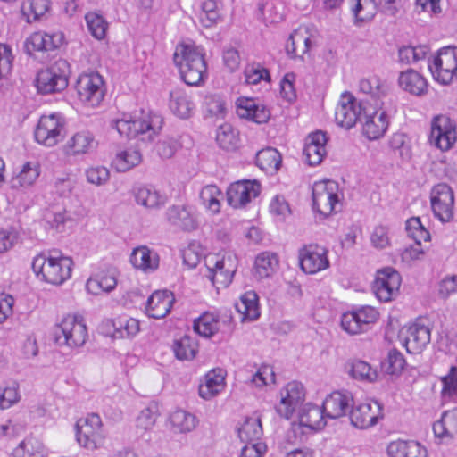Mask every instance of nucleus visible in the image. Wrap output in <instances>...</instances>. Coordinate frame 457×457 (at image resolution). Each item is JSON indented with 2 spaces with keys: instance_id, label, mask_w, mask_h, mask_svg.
Here are the masks:
<instances>
[{
  "instance_id": "49530a36",
  "label": "nucleus",
  "mask_w": 457,
  "mask_h": 457,
  "mask_svg": "<svg viewBox=\"0 0 457 457\" xmlns=\"http://www.w3.org/2000/svg\"><path fill=\"white\" fill-rule=\"evenodd\" d=\"M142 161L139 151L129 148L117 152L112 162V167L119 172H125L138 165Z\"/></svg>"
},
{
  "instance_id": "09e8293b",
  "label": "nucleus",
  "mask_w": 457,
  "mask_h": 457,
  "mask_svg": "<svg viewBox=\"0 0 457 457\" xmlns=\"http://www.w3.org/2000/svg\"><path fill=\"white\" fill-rule=\"evenodd\" d=\"M200 201L211 214H218L220 211L221 190L213 184L204 186L200 191Z\"/></svg>"
},
{
  "instance_id": "79ce46f5",
  "label": "nucleus",
  "mask_w": 457,
  "mask_h": 457,
  "mask_svg": "<svg viewBox=\"0 0 457 457\" xmlns=\"http://www.w3.org/2000/svg\"><path fill=\"white\" fill-rule=\"evenodd\" d=\"M160 416L159 407L155 403H150L142 409L135 420L136 432L144 436L150 432L155 426L156 420Z\"/></svg>"
},
{
  "instance_id": "bb28decb",
  "label": "nucleus",
  "mask_w": 457,
  "mask_h": 457,
  "mask_svg": "<svg viewBox=\"0 0 457 457\" xmlns=\"http://www.w3.org/2000/svg\"><path fill=\"white\" fill-rule=\"evenodd\" d=\"M166 219L173 226L192 231L197 228L198 222L195 210L190 206L173 205L166 211Z\"/></svg>"
},
{
  "instance_id": "a211bd4d",
  "label": "nucleus",
  "mask_w": 457,
  "mask_h": 457,
  "mask_svg": "<svg viewBox=\"0 0 457 457\" xmlns=\"http://www.w3.org/2000/svg\"><path fill=\"white\" fill-rule=\"evenodd\" d=\"M378 312L371 306H362L352 312H345L341 317L342 328L350 335L365 332L370 324L378 319Z\"/></svg>"
},
{
  "instance_id": "6ab92c4d",
  "label": "nucleus",
  "mask_w": 457,
  "mask_h": 457,
  "mask_svg": "<svg viewBox=\"0 0 457 457\" xmlns=\"http://www.w3.org/2000/svg\"><path fill=\"white\" fill-rule=\"evenodd\" d=\"M401 276L393 268L387 267L377 271L372 290L380 302H390L398 294Z\"/></svg>"
},
{
  "instance_id": "7ed1b4c3",
  "label": "nucleus",
  "mask_w": 457,
  "mask_h": 457,
  "mask_svg": "<svg viewBox=\"0 0 457 457\" xmlns=\"http://www.w3.org/2000/svg\"><path fill=\"white\" fill-rule=\"evenodd\" d=\"M31 268L37 279L60 286L71 278L73 261L58 250L42 251L33 257Z\"/></svg>"
},
{
  "instance_id": "c85d7f7f",
  "label": "nucleus",
  "mask_w": 457,
  "mask_h": 457,
  "mask_svg": "<svg viewBox=\"0 0 457 457\" xmlns=\"http://www.w3.org/2000/svg\"><path fill=\"white\" fill-rule=\"evenodd\" d=\"M225 376V370L220 368L208 371L199 385L198 393L200 397L204 400H211L220 394L226 386Z\"/></svg>"
},
{
  "instance_id": "39448f33",
  "label": "nucleus",
  "mask_w": 457,
  "mask_h": 457,
  "mask_svg": "<svg viewBox=\"0 0 457 457\" xmlns=\"http://www.w3.org/2000/svg\"><path fill=\"white\" fill-rule=\"evenodd\" d=\"M70 65L63 59H58L41 68L36 75L34 85L41 95H51L63 91L69 85Z\"/></svg>"
},
{
  "instance_id": "20e7f679",
  "label": "nucleus",
  "mask_w": 457,
  "mask_h": 457,
  "mask_svg": "<svg viewBox=\"0 0 457 457\" xmlns=\"http://www.w3.org/2000/svg\"><path fill=\"white\" fill-rule=\"evenodd\" d=\"M206 271L204 276L218 289L228 287L233 280L238 260L233 252L210 253L204 257Z\"/></svg>"
},
{
  "instance_id": "9b49d317",
  "label": "nucleus",
  "mask_w": 457,
  "mask_h": 457,
  "mask_svg": "<svg viewBox=\"0 0 457 457\" xmlns=\"http://www.w3.org/2000/svg\"><path fill=\"white\" fill-rule=\"evenodd\" d=\"M457 141L456 124L447 115L440 114L433 118L429 142L441 151L450 150Z\"/></svg>"
},
{
  "instance_id": "7c9ffc66",
  "label": "nucleus",
  "mask_w": 457,
  "mask_h": 457,
  "mask_svg": "<svg viewBox=\"0 0 457 457\" xmlns=\"http://www.w3.org/2000/svg\"><path fill=\"white\" fill-rule=\"evenodd\" d=\"M327 141L326 134L322 131H316L307 137L303 147V155L309 165L315 166L322 162L327 154Z\"/></svg>"
},
{
  "instance_id": "58836bf2",
  "label": "nucleus",
  "mask_w": 457,
  "mask_h": 457,
  "mask_svg": "<svg viewBox=\"0 0 457 457\" xmlns=\"http://www.w3.org/2000/svg\"><path fill=\"white\" fill-rule=\"evenodd\" d=\"M106 86L98 72L87 73V108L98 107L104 101Z\"/></svg>"
},
{
  "instance_id": "4be33fe9",
  "label": "nucleus",
  "mask_w": 457,
  "mask_h": 457,
  "mask_svg": "<svg viewBox=\"0 0 457 457\" xmlns=\"http://www.w3.org/2000/svg\"><path fill=\"white\" fill-rule=\"evenodd\" d=\"M316 33L312 26L303 25L295 29L286 44L287 55L291 58H303L316 44Z\"/></svg>"
},
{
  "instance_id": "f8f14e48",
  "label": "nucleus",
  "mask_w": 457,
  "mask_h": 457,
  "mask_svg": "<svg viewBox=\"0 0 457 457\" xmlns=\"http://www.w3.org/2000/svg\"><path fill=\"white\" fill-rule=\"evenodd\" d=\"M299 264L305 274H316L329 268L328 250L318 244L303 245L298 252Z\"/></svg>"
},
{
  "instance_id": "f03ea898",
  "label": "nucleus",
  "mask_w": 457,
  "mask_h": 457,
  "mask_svg": "<svg viewBox=\"0 0 457 457\" xmlns=\"http://www.w3.org/2000/svg\"><path fill=\"white\" fill-rule=\"evenodd\" d=\"M162 117L151 110H141L133 115L123 113L112 121V127L129 139L138 137L145 142H152L162 129Z\"/></svg>"
},
{
  "instance_id": "9d476101",
  "label": "nucleus",
  "mask_w": 457,
  "mask_h": 457,
  "mask_svg": "<svg viewBox=\"0 0 457 457\" xmlns=\"http://www.w3.org/2000/svg\"><path fill=\"white\" fill-rule=\"evenodd\" d=\"M65 44V36L62 31L38 30L28 36L24 42V50L27 54L36 56L37 54L55 51Z\"/></svg>"
},
{
  "instance_id": "393cba45",
  "label": "nucleus",
  "mask_w": 457,
  "mask_h": 457,
  "mask_svg": "<svg viewBox=\"0 0 457 457\" xmlns=\"http://www.w3.org/2000/svg\"><path fill=\"white\" fill-rule=\"evenodd\" d=\"M353 403V398L350 392L334 391L324 399L323 411L328 419H338L348 412Z\"/></svg>"
},
{
  "instance_id": "37998d69",
  "label": "nucleus",
  "mask_w": 457,
  "mask_h": 457,
  "mask_svg": "<svg viewBox=\"0 0 457 457\" xmlns=\"http://www.w3.org/2000/svg\"><path fill=\"white\" fill-rule=\"evenodd\" d=\"M282 157L279 152L272 147H267L256 154V165L266 173L273 174L281 166Z\"/></svg>"
},
{
  "instance_id": "ddd939ff",
  "label": "nucleus",
  "mask_w": 457,
  "mask_h": 457,
  "mask_svg": "<svg viewBox=\"0 0 457 457\" xmlns=\"http://www.w3.org/2000/svg\"><path fill=\"white\" fill-rule=\"evenodd\" d=\"M349 418L353 427L361 429L370 428L384 418L383 406L378 401L371 399L353 404Z\"/></svg>"
},
{
  "instance_id": "423d86ee",
  "label": "nucleus",
  "mask_w": 457,
  "mask_h": 457,
  "mask_svg": "<svg viewBox=\"0 0 457 457\" xmlns=\"http://www.w3.org/2000/svg\"><path fill=\"white\" fill-rule=\"evenodd\" d=\"M433 79L441 85H449L457 79V47L446 46L428 61Z\"/></svg>"
},
{
  "instance_id": "72a5a7b5",
  "label": "nucleus",
  "mask_w": 457,
  "mask_h": 457,
  "mask_svg": "<svg viewBox=\"0 0 457 457\" xmlns=\"http://www.w3.org/2000/svg\"><path fill=\"white\" fill-rule=\"evenodd\" d=\"M398 84L403 90L413 96H423L428 91L427 79L412 69H408L399 74Z\"/></svg>"
},
{
  "instance_id": "4d7b16f0",
  "label": "nucleus",
  "mask_w": 457,
  "mask_h": 457,
  "mask_svg": "<svg viewBox=\"0 0 457 457\" xmlns=\"http://www.w3.org/2000/svg\"><path fill=\"white\" fill-rule=\"evenodd\" d=\"M40 175V164L37 162H25L13 179L16 186L28 187L32 186Z\"/></svg>"
},
{
  "instance_id": "e2e57ef3",
  "label": "nucleus",
  "mask_w": 457,
  "mask_h": 457,
  "mask_svg": "<svg viewBox=\"0 0 457 457\" xmlns=\"http://www.w3.org/2000/svg\"><path fill=\"white\" fill-rule=\"evenodd\" d=\"M442 382L441 395L444 401L457 399V367L451 366L448 373L440 378Z\"/></svg>"
},
{
  "instance_id": "864d4df0",
  "label": "nucleus",
  "mask_w": 457,
  "mask_h": 457,
  "mask_svg": "<svg viewBox=\"0 0 457 457\" xmlns=\"http://www.w3.org/2000/svg\"><path fill=\"white\" fill-rule=\"evenodd\" d=\"M359 89L363 94L369 95L372 98L378 99L386 96L388 87L386 83L381 80L378 76L370 75L360 79Z\"/></svg>"
},
{
  "instance_id": "ea45409f",
  "label": "nucleus",
  "mask_w": 457,
  "mask_h": 457,
  "mask_svg": "<svg viewBox=\"0 0 457 457\" xmlns=\"http://www.w3.org/2000/svg\"><path fill=\"white\" fill-rule=\"evenodd\" d=\"M46 448L43 442L34 436H28L12 450V457H44Z\"/></svg>"
},
{
  "instance_id": "338daca9",
  "label": "nucleus",
  "mask_w": 457,
  "mask_h": 457,
  "mask_svg": "<svg viewBox=\"0 0 457 457\" xmlns=\"http://www.w3.org/2000/svg\"><path fill=\"white\" fill-rule=\"evenodd\" d=\"M109 28L107 21L98 13H87V29L97 40H103L106 37Z\"/></svg>"
},
{
  "instance_id": "5701e85b",
  "label": "nucleus",
  "mask_w": 457,
  "mask_h": 457,
  "mask_svg": "<svg viewBox=\"0 0 457 457\" xmlns=\"http://www.w3.org/2000/svg\"><path fill=\"white\" fill-rule=\"evenodd\" d=\"M261 191L256 180H240L232 183L227 190V201L229 206L237 209L247 205L255 199Z\"/></svg>"
},
{
  "instance_id": "2f4dec72",
  "label": "nucleus",
  "mask_w": 457,
  "mask_h": 457,
  "mask_svg": "<svg viewBox=\"0 0 457 457\" xmlns=\"http://www.w3.org/2000/svg\"><path fill=\"white\" fill-rule=\"evenodd\" d=\"M328 417L323 411V407L316 404L306 403L300 408L298 412L299 423L311 430H320L326 426Z\"/></svg>"
},
{
  "instance_id": "473e14b6",
  "label": "nucleus",
  "mask_w": 457,
  "mask_h": 457,
  "mask_svg": "<svg viewBox=\"0 0 457 457\" xmlns=\"http://www.w3.org/2000/svg\"><path fill=\"white\" fill-rule=\"evenodd\" d=\"M135 201L147 209H158L163 206L167 197L152 186L140 185L133 189Z\"/></svg>"
},
{
  "instance_id": "bf43d9fd",
  "label": "nucleus",
  "mask_w": 457,
  "mask_h": 457,
  "mask_svg": "<svg viewBox=\"0 0 457 457\" xmlns=\"http://www.w3.org/2000/svg\"><path fill=\"white\" fill-rule=\"evenodd\" d=\"M220 6L216 0H205L201 4L199 21L205 28L212 27L220 20Z\"/></svg>"
},
{
  "instance_id": "3c124183",
  "label": "nucleus",
  "mask_w": 457,
  "mask_h": 457,
  "mask_svg": "<svg viewBox=\"0 0 457 457\" xmlns=\"http://www.w3.org/2000/svg\"><path fill=\"white\" fill-rule=\"evenodd\" d=\"M172 350L178 360L191 361L198 352V343L195 338L184 336L174 341Z\"/></svg>"
},
{
  "instance_id": "cd10ccee",
  "label": "nucleus",
  "mask_w": 457,
  "mask_h": 457,
  "mask_svg": "<svg viewBox=\"0 0 457 457\" xmlns=\"http://www.w3.org/2000/svg\"><path fill=\"white\" fill-rule=\"evenodd\" d=\"M129 262L136 270L149 274L159 268L160 257L156 251L146 245H140L133 249Z\"/></svg>"
},
{
  "instance_id": "dca6fc26",
  "label": "nucleus",
  "mask_w": 457,
  "mask_h": 457,
  "mask_svg": "<svg viewBox=\"0 0 457 457\" xmlns=\"http://www.w3.org/2000/svg\"><path fill=\"white\" fill-rule=\"evenodd\" d=\"M402 345L410 353H420L429 344L431 329L422 320H417L399 335Z\"/></svg>"
},
{
  "instance_id": "a18cd8bd",
  "label": "nucleus",
  "mask_w": 457,
  "mask_h": 457,
  "mask_svg": "<svg viewBox=\"0 0 457 457\" xmlns=\"http://www.w3.org/2000/svg\"><path fill=\"white\" fill-rule=\"evenodd\" d=\"M278 266L277 255L270 252H262L254 262V276L260 279L270 277Z\"/></svg>"
},
{
  "instance_id": "0e129e2a",
  "label": "nucleus",
  "mask_w": 457,
  "mask_h": 457,
  "mask_svg": "<svg viewBox=\"0 0 457 457\" xmlns=\"http://www.w3.org/2000/svg\"><path fill=\"white\" fill-rule=\"evenodd\" d=\"M405 363L403 355L398 350L393 349L389 351L381 367L389 375H399L403 371Z\"/></svg>"
},
{
  "instance_id": "2eb2a0df",
  "label": "nucleus",
  "mask_w": 457,
  "mask_h": 457,
  "mask_svg": "<svg viewBox=\"0 0 457 457\" xmlns=\"http://www.w3.org/2000/svg\"><path fill=\"white\" fill-rule=\"evenodd\" d=\"M362 133L369 140H377L384 137L389 126V117L385 110L367 103L364 107Z\"/></svg>"
},
{
  "instance_id": "680f3d73",
  "label": "nucleus",
  "mask_w": 457,
  "mask_h": 457,
  "mask_svg": "<svg viewBox=\"0 0 457 457\" xmlns=\"http://www.w3.org/2000/svg\"><path fill=\"white\" fill-rule=\"evenodd\" d=\"M244 75L245 83L249 85H258L261 82L269 84L270 82L269 70L261 63L253 62L246 65Z\"/></svg>"
},
{
  "instance_id": "8fccbe9b",
  "label": "nucleus",
  "mask_w": 457,
  "mask_h": 457,
  "mask_svg": "<svg viewBox=\"0 0 457 457\" xmlns=\"http://www.w3.org/2000/svg\"><path fill=\"white\" fill-rule=\"evenodd\" d=\"M430 48L427 45L402 46L398 49V60L402 64L411 65L424 60Z\"/></svg>"
},
{
  "instance_id": "0eeeda50",
  "label": "nucleus",
  "mask_w": 457,
  "mask_h": 457,
  "mask_svg": "<svg viewBox=\"0 0 457 457\" xmlns=\"http://www.w3.org/2000/svg\"><path fill=\"white\" fill-rule=\"evenodd\" d=\"M64 132L65 120L61 114H44L35 128L34 137L37 144L53 147L62 141Z\"/></svg>"
},
{
  "instance_id": "f704fd0d",
  "label": "nucleus",
  "mask_w": 457,
  "mask_h": 457,
  "mask_svg": "<svg viewBox=\"0 0 457 457\" xmlns=\"http://www.w3.org/2000/svg\"><path fill=\"white\" fill-rule=\"evenodd\" d=\"M169 107L180 119L189 118L195 109L191 97L182 88H174L170 93Z\"/></svg>"
},
{
  "instance_id": "69168bd1",
  "label": "nucleus",
  "mask_w": 457,
  "mask_h": 457,
  "mask_svg": "<svg viewBox=\"0 0 457 457\" xmlns=\"http://www.w3.org/2000/svg\"><path fill=\"white\" fill-rule=\"evenodd\" d=\"M390 148L403 161H409L411 157V148L407 137L403 133H395L389 140Z\"/></svg>"
},
{
  "instance_id": "5fc2aeb1",
  "label": "nucleus",
  "mask_w": 457,
  "mask_h": 457,
  "mask_svg": "<svg viewBox=\"0 0 457 457\" xmlns=\"http://www.w3.org/2000/svg\"><path fill=\"white\" fill-rule=\"evenodd\" d=\"M170 424L175 432L187 433L194 430L197 425L196 417L186 411L177 410L170 414Z\"/></svg>"
},
{
  "instance_id": "e433bc0d",
  "label": "nucleus",
  "mask_w": 457,
  "mask_h": 457,
  "mask_svg": "<svg viewBox=\"0 0 457 457\" xmlns=\"http://www.w3.org/2000/svg\"><path fill=\"white\" fill-rule=\"evenodd\" d=\"M236 309L242 321H253L260 317L259 297L254 291H247L236 303Z\"/></svg>"
},
{
  "instance_id": "b1692460",
  "label": "nucleus",
  "mask_w": 457,
  "mask_h": 457,
  "mask_svg": "<svg viewBox=\"0 0 457 457\" xmlns=\"http://www.w3.org/2000/svg\"><path fill=\"white\" fill-rule=\"evenodd\" d=\"M237 114L239 118L262 124L270 117V110L259 100L248 97H240L237 100Z\"/></svg>"
},
{
  "instance_id": "f257e3e1",
  "label": "nucleus",
  "mask_w": 457,
  "mask_h": 457,
  "mask_svg": "<svg viewBox=\"0 0 457 457\" xmlns=\"http://www.w3.org/2000/svg\"><path fill=\"white\" fill-rule=\"evenodd\" d=\"M204 56V49L193 42H181L176 46L173 62L187 85L198 87L207 79Z\"/></svg>"
},
{
  "instance_id": "052dcab7",
  "label": "nucleus",
  "mask_w": 457,
  "mask_h": 457,
  "mask_svg": "<svg viewBox=\"0 0 457 457\" xmlns=\"http://www.w3.org/2000/svg\"><path fill=\"white\" fill-rule=\"evenodd\" d=\"M20 400V386L17 382L0 384V410L9 409Z\"/></svg>"
},
{
  "instance_id": "4c0bfd02",
  "label": "nucleus",
  "mask_w": 457,
  "mask_h": 457,
  "mask_svg": "<svg viewBox=\"0 0 457 457\" xmlns=\"http://www.w3.org/2000/svg\"><path fill=\"white\" fill-rule=\"evenodd\" d=\"M433 431L441 439L453 438L457 435V408L445 411L433 425Z\"/></svg>"
},
{
  "instance_id": "603ef678",
  "label": "nucleus",
  "mask_w": 457,
  "mask_h": 457,
  "mask_svg": "<svg viewBox=\"0 0 457 457\" xmlns=\"http://www.w3.org/2000/svg\"><path fill=\"white\" fill-rule=\"evenodd\" d=\"M216 141L222 149L234 151L239 145V133L230 124H222L217 129Z\"/></svg>"
},
{
  "instance_id": "c756f323",
  "label": "nucleus",
  "mask_w": 457,
  "mask_h": 457,
  "mask_svg": "<svg viewBox=\"0 0 457 457\" xmlns=\"http://www.w3.org/2000/svg\"><path fill=\"white\" fill-rule=\"evenodd\" d=\"M118 275L119 272L114 267H101L87 279V291L93 294H97V289L104 292L112 291L117 286Z\"/></svg>"
},
{
  "instance_id": "412c9836",
  "label": "nucleus",
  "mask_w": 457,
  "mask_h": 457,
  "mask_svg": "<svg viewBox=\"0 0 457 457\" xmlns=\"http://www.w3.org/2000/svg\"><path fill=\"white\" fill-rule=\"evenodd\" d=\"M305 398V389L302 383L288 382L280 390V401L276 409L278 413L289 420L294 412L302 405Z\"/></svg>"
},
{
  "instance_id": "13d9d810",
  "label": "nucleus",
  "mask_w": 457,
  "mask_h": 457,
  "mask_svg": "<svg viewBox=\"0 0 457 457\" xmlns=\"http://www.w3.org/2000/svg\"><path fill=\"white\" fill-rule=\"evenodd\" d=\"M258 10L262 19L270 23L282 21L284 16L283 4L277 0H261Z\"/></svg>"
},
{
  "instance_id": "de8ad7c7",
  "label": "nucleus",
  "mask_w": 457,
  "mask_h": 457,
  "mask_svg": "<svg viewBox=\"0 0 457 457\" xmlns=\"http://www.w3.org/2000/svg\"><path fill=\"white\" fill-rule=\"evenodd\" d=\"M262 434L261 418L257 414L246 417L237 428V435L241 441L261 440Z\"/></svg>"
},
{
  "instance_id": "1a4fd4ad",
  "label": "nucleus",
  "mask_w": 457,
  "mask_h": 457,
  "mask_svg": "<svg viewBox=\"0 0 457 457\" xmlns=\"http://www.w3.org/2000/svg\"><path fill=\"white\" fill-rule=\"evenodd\" d=\"M65 44V36L62 31L38 30L28 36L24 42V50L27 54L36 56L37 54L55 51Z\"/></svg>"
},
{
  "instance_id": "c03bdc74",
  "label": "nucleus",
  "mask_w": 457,
  "mask_h": 457,
  "mask_svg": "<svg viewBox=\"0 0 457 457\" xmlns=\"http://www.w3.org/2000/svg\"><path fill=\"white\" fill-rule=\"evenodd\" d=\"M88 428H91V431L87 430V449L101 447L104 444L106 433L103 428L102 420L97 413L87 415Z\"/></svg>"
},
{
  "instance_id": "f3484780",
  "label": "nucleus",
  "mask_w": 457,
  "mask_h": 457,
  "mask_svg": "<svg viewBox=\"0 0 457 457\" xmlns=\"http://www.w3.org/2000/svg\"><path fill=\"white\" fill-rule=\"evenodd\" d=\"M430 204L434 216L441 222H449L453 220L454 195L448 185L440 183L432 188Z\"/></svg>"
},
{
  "instance_id": "a19ab883",
  "label": "nucleus",
  "mask_w": 457,
  "mask_h": 457,
  "mask_svg": "<svg viewBox=\"0 0 457 457\" xmlns=\"http://www.w3.org/2000/svg\"><path fill=\"white\" fill-rule=\"evenodd\" d=\"M220 327V316L214 312H205L194 320V330L204 338L214 336Z\"/></svg>"
},
{
  "instance_id": "6e6552de",
  "label": "nucleus",
  "mask_w": 457,
  "mask_h": 457,
  "mask_svg": "<svg viewBox=\"0 0 457 457\" xmlns=\"http://www.w3.org/2000/svg\"><path fill=\"white\" fill-rule=\"evenodd\" d=\"M338 193V185L333 180L315 182L312 187L313 209L323 216H328L340 205Z\"/></svg>"
},
{
  "instance_id": "774afa93",
  "label": "nucleus",
  "mask_w": 457,
  "mask_h": 457,
  "mask_svg": "<svg viewBox=\"0 0 457 457\" xmlns=\"http://www.w3.org/2000/svg\"><path fill=\"white\" fill-rule=\"evenodd\" d=\"M406 232L408 237L418 244L428 242L430 239L429 232L425 228L420 219L418 217H412L406 221Z\"/></svg>"
},
{
  "instance_id": "a878e982",
  "label": "nucleus",
  "mask_w": 457,
  "mask_h": 457,
  "mask_svg": "<svg viewBox=\"0 0 457 457\" xmlns=\"http://www.w3.org/2000/svg\"><path fill=\"white\" fill-rule=\"evenodd\" d=\"M175 298L173 294L168 290H158L154 292L148 298L145 313L153 319H162L170 312Z\"/></svg>"
},
{
  "instance_id": "c9c22d12",
  "label": "nucleus",
  "mask_w": 457,
  "mask_h": 457,
  "mask_svg": "<svg viewBox=\"0 0 457 457\" xmlns=\"http://www.w3.org/2000/svg\"><path fill=\"white\" fill-rule=\"evenodd\" d=\"M348 4L353 17V24L358 27L370 21L377 12L375 0H348Z\"/></svg>"
},
{
  "instance_id": "4468645a",
  "label": "nucleus",
  "mask_w": 457,
  "mask_h": 457,
  "mask_svg": "<svg viewBox=\"0 0 457 457\" xmlns=\"http://www.w3.org/2000/svg\"><path fill=\"white\" fill-rule=\"evenodd\" d=\"M63 337V343L70 347H79L86 343V324L83 315L68 314L65 316L58 326L56 341Z\"/></svg>"
},
{
  "instance_id": "6e6d98bb",
  "label": "nucleus",
  "mask_w": 457,
  "mask_h": 457,
  "mask_svg": "<svg viewBox=\"0 0 457 457\" xmlns=\"http://www.w3.org/2000/svg\"><path fill=\"white\" fill-rule=\"evenodd\" d=\"M49 0H26L22 3L21 12L28 22L35 21L50 11Z\"/></svg>"
},
{
  "instance_id": "aec40b11",
  "label": "nucleus",
  "mask_w": 457,
  "mask_h": 457,
  "mask_svg": "<svg viewBox=\"0 0 457 457\" xmlns=\"http://www.w3.org/2000/svg\"><path fill=\"white\" fill-rule=\"evenodd\" d=\"M366 104L367 102H358L351 94H343L336 108V122L347 129L353 128L361 118Z\"/></svg>"
}]
</instances>
